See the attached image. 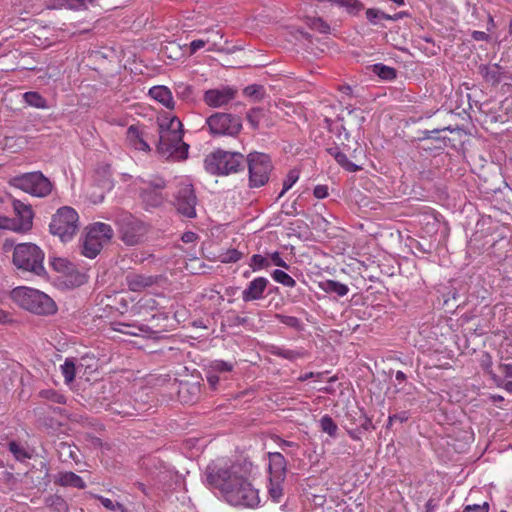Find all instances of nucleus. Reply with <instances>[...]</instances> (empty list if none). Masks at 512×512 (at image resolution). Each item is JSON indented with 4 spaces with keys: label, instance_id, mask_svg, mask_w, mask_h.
<instances>
[{
    "label": "nucleus",
    "instance_id": "nucleus-64",
    "mask_svg": "<svg viewBox=\"0 0 512 512\" xmlns=\"http://www.w3.org/2000/svg\"><path fill=\"white\" fill-rule=\"evenodd\" d=\"M435 506L436 504L434 503L433 499H429L425 505L426 511L431 512L435 508Z\"/></svg>",
    "mask_w": 512,
    "mask_h": 512
},
{
    "label": "nucleus",
    "instance_id": "nucleus-12",
    "mask_svg": "<svg viewBox=\"0 0 512 512\" xmlns=\"http://www.w3.org/2000/svg\"><path fill=\"white\" fill-rule=\"evenodd\" d=\"M16 217L13 219L0 217V228L25 233L32 228L34 213L32 207L20 200L13 201Z\"/></svg>",
    "mask_w": 512,
    "mask_h": 512
},
{
    "label": "nucleus",
    "instance_id": "nucleus-2",
    "mask_svg": "<svg viewBox=\"0 0 512 512\" xmlns=\"http://www.w3.org/2000/svg\"><path fill=\"white\" fill-rule=\"evenodd\" d=\"M188 148L189 146L183 141L181 121L170 114L160 118L158 152L166 158L183 160L187 158Z\"/></svg>",
    "mask_w": 512,
    "mask_h": 512
},
{
    "label": "nucleus",
    "instance_id": "nucleus-13",
    "mask_svg": "<svg viewBox=\"0 0 512 512\" xmlns=\"http://www.w3.org/2000/svg\"><path fill=\"white\" fill-rule=\"evenodd\" d=\"M206 125L212 135L236 136L242 129L239 116L229 113H214L206 119Z\"/></svg>",
    "mask_w": 512,
    "mask_h": 512
},
{
    "label": "nucleus",
    "instance_id": "nucleus-20",
    "mask_svg": "<svg viewBox=\"0 0 512 512\" xmlns=\"http://www.w3.org/2000/svg\"><path fill=\"white\" fill-rule=\"evenodd\" d=\"M126 139L134 149L144 152L150 151V146L145 140V133L139 125L133 124L128 127Z\"/></svg>",
    "mask_w": 512,
    "mask_h": 512
},
{
    "label": "nucleus",
    "instance_id": "nucleus-29",
    "mask_svg": "<svg viewBox=\"0 0 512 512\" xmlns=\"http://www.w3.org/2000/svg\"><path fill=\"white\" fill-rule=\"evenodd\" d=\"M208 45L207 50L210 52L219 51V42L216 39H196L193 40L189 45L190 54H194L199 49Z\"/></svg>",
    "mask_w": 512,
    "mask_h": 512
},
{
    "label": "nucleus",
    "instance_id": "nucleus-42",
    "mask_svg": "<svg viewBox=\"0 0 512 512\" xmlns=\"http://www.w3.org/2000/svg\"><path fill=\"white\" fill-rule=\"evenodd\" d=\"M299 179V171L296 169L290 170L283 182V189L280 193V197L284 195Z\"/></svg>",
    "mask_w": 512,
    "mask_h": 512
},
{
    "label": "nucleus",
    "instance_id": "nucleus-56",
    "mask_svg": "<svg viewBox=\"0 0 512 512\" xmlns=\"http://www.w3.org/2000/svg\"><path fill=\"white\" fill-rule=\"evenodd\" d=\"M498 370L500 371V373L502 374L503 377L512 378V364H510V363L500 364L498 366Z\"/></svg>",
    "mask_w": 512,
    "mask_h": 512
},
{
    "label": "nucleus",
    "instance_id": "nucleus-62",
    "mask_svg": "<svg viewBox=\"0 0 512 512\" xmlns=\"http://www.w3.org/2000/svg\"><path fill=\"white\" fill-rule=\"evenodd\" d=\"M361 434H362V431L359 428L353 429V430H348V435L353 440H360L361 439Z\"/></svg>",
    "mask_w": 512,
    "mask_h": 512
},
{
    "label": "nucleus",
    "instance_id": "nucleus-47",
    "mask_svg": "<svg viewBox=\"0 0 512 512\" xmlns=\"http://www.w3.org/2000/svg\"><path fill=\"white\" fill-rule=\"evenodd\" d=\"M211 368L215 372H230L233 369V364L223 360H215L211 364Z\"/></svg>",
    "mask_w": 512,
    "mask_h": 512
},
{
    "label": "nucleus",
    "instance_id": "nucleus-44",
    "mask_svg": "<svg viewBox=\"0 0 512 512\" xmlns=\"http://www.w3.org/2000/svg\"><path fill=\"white\" fill-rule=\"evenodd\" d=\"M105 189L102 187H92L91 191H87V198L93 204H98L103 201Z\"/></svg>",
    "mask_w": 512,
    "mask_h": 512
},
{
    "label": "nucleus",
    "instance_id": "nucleus-16",
    "mask_svg": "<svg viewBox=\"0 0 512 512\" xmlns=\"http://www.w3.org/2000/svg\"><path fill=\"white\" fill-rule=\"evenodd\" d=\"M52 268L66 278L65 283L71 287H78L86 281L85 275L77 271L75 265L65 258H54Z\"/></svg>",
    "mask_w": 512,
    "mask_h": 512
},
{
    "label": "nucleus",
    "instance_id": "nucleus-48",
    "mask_svg": "<svg viewBox=\"0 0 512 512\" xmlns=\"http://www.w3.org/2000/svg\"><path fill=\"white\" fill-rule=\"evenodd\" d=\"M490 505L488 502H483L482 504H472L464 506L462 512H489Z\"/></svg>",
    "mask_w": 512,
    "mask_h": 512
},
{
    "label": "nucleus",
    "instance_id": "nucleus-50",
    "mask_svg": "<svg viewBox=\"0 0 512 512\" xmlns=\"http://www.w3.org/2000/svg\"><path fill=\"white\" fill-rule=\"evenodd\" d=\"M203 34L206 35V37L204 39H216L219 42V45L221 44V40L223 38V34L221 33L220 30L214 29V28H210V29H206L203 32ZM220 50H221V47L219 46V51Z\"/></svg>",
    "mask_w": 512,
    "mask_h": 512
},
{
    "label": "nucleus",
    "instance_id": "nucleus-18",
    "mask_svg": "<svg viewBox=\"0 0 512 512\" xmlns=\"http://www.w3.org/2000/svg\"><path fill=\"white\" fill-rule=\"evenodd\" d=\"M269 281L265 277H256L247 284L241 297L244 302L256 301L264 298Z\"/></svg>",
    "mask_w": 512,
    "mask_h": 512
},
{
    "label": "nucleus",
    "instance_id": "nucleus-38",
    "mask_svg": "<svg viewBox=\"0 0 512 512\" xmlns=\"http://www.w3.org/2000/svg\"><path fill=\"white\" fill-rule=\"evenodd\" d=\"M374 71L380 78L384 80H393L396 78V70L383 64H376L374 66Z\"/></svg>",
    "mask_w": 512,
    "mask_h": 512
},
{
    "label": "nucleus",
    "instance_id": "nucleus-4",
    "mask_svg": "<svg viewBox=\"0 0 512 512\" xmlns=\"http://www.w3.org/2000/svg\"><path fill=\"white\" fill-rule=\"evenodd\" d=\"M251 472L248 470L241 478L234 483L223 500L231 506L254 508L260 503L258 490L251 481Z\"/></svg>",
    "mask_w": 512,
    "mask_h": 512
},
{
    "label": "nucleus",
    "instance_id": "nucleus-31",
    "mask_svg": "<svg viewBox=\"0 0 512 512\" xmlns=\"http://www.w3.org/2000/svg\"><path fill=\"white\" fill-rule=\"evenodd\" d=\"M24 101L32 107L44 109L47 107V101L38 92H26L23 94Z\"/></svg>",
    "mask_w": 512,
    "mask_h": 512
},
{
    "label": "nucleus",
    "instance_id": "nucleus-61",
    "mask_svg": "<svg viewBox=\"0 0 512 512\" xmlns=\"http://www.w3.org/2000/svg\"><path fill=\"white\" fill-rule=\"evenodd\" d=\"M197 239V235L194 232H186L182 236V240L185 243L194 242Z\"/></svg>",
    "mask_w": 512,
    "mask_h": 512
},
{
    "label": "nucleus",
    "instance_id": "nucleus-26",
    "mask_svg": "<svg viewBox=\"0 0 512 512\" xmlns=\"http://www.w3.org/2000/svg\"><path fill=\"white\" fill-rule=\"evenodd\" d=\"M319 287L326 293H335L340 297L348 294L349 288L346 284L336 280H326L319 284Z\"/></svg>",
    "mask_w": 512,
    "mask_h": 512
},
{
    "label": "nucleus",
    "instance_id": "nucleus-33",
    "mask_svg": "<svg viewBox=\"0 0 512 512\" xmlns=\"http://www.w3.org/2000/svg\"><path fill=\"white\" fill-rule=\"evenodd\" d=\"M483 76L486 82L492 85H497L502 80V73L498 65H494L492 67H485Z\"/></svg>",
    "mask_w": 512,
    "mask_h": 512
},
{
    "label": "nucleus",
    "instance_id": "nucleus-51",
    "mask_svg": "<svg viewBox=\"0 0 512 512\" xmlns=\"http://www.w3.org/2000/svg\"><path fill=\"white\" fill-rule=\"evenodd\" d=\"M279 321L290 327H297L299 325V319L294 316L276 315Z\"/></svg>",
    "mask_w": 512,
    "mask_h": 512
},
{
    "label": "nucleus",
    "instance_id": "nucleus-25",
    "mask_svg": "<svg viewBox=\"0 0 512 512\" xmlns=\"http://www.w3.org/2000/svg\"><path fill=\"white\" fill-rule=\"evenodd\" d=\"M327 152L332 157H334L336 162L340 166H342L344 169H346L347 171H349V172H356V171H359L361 169L360 166H358V165L354 164L353 162H351L348 159V157L346 156V154L341 152L338 147H330V148L327 149Z\"/></svg>",
    "mask_w": 512,
    "mask_h": 512
},
{
    "label": "nucleus",
    "instance_id": "nucleus-23",
    "mask_svg": "<svg viewBox=\"0 0 512 512\" xmlns=\"http://www.w3.org/2000/svg\"><path fill=\"white\" fill-rule=\"evenodd\" d=\"M478 362L482 370L490 377L496 386L499 387L503 384V377L496 374L492 369L493 359L488 352L482 351L479 355Z\"/></svg>",
    "mask_w": 512,
    "mask_h": 512
},
{
    "label": "nucleus",
    "instance_id": "nucleus-21",
    "mask_svg": "<svg viewBox=\"0 0 512 512\" xmlns=\"http://www.w3.org/2000/svg\"><path fill=\"white\" fill-rule=\"evenodd\" d=\"M269 474L270 478L285 479L287 462L279 452L269 453Z\"/></svg>",
    "mask_w": 512,
    "mask_h": 512
},
{
    "label": "nucleus",
    "instance_id": "nucleus-37",
    "mask_svg": "<svg viewBox=\"0 0 512 512\" xmlns=\"http://www.w3.org/2000/svg\"><path fill=\"white\" fill-rule=\"evenodd\" d=\"M263 117L264 110L261 108H253L247 113V121L254 130L259 128Z\"/></svg>",
    "mask_w": 512,
    "mask_h": 512
},
{
    "label": "nucleus",
    "instance_id": "nucleus-11",
    "mask_svg": "<svg viewBox=\"0 0 512 512\" xmlns=\"http://www.w3.org/2000/svg\"><path fill=\"white\" fill-rule=\"evenodd\" d=\"M249 186L259 188L264 186L272 171L271 159L267 154L252 152L247 156Z\"/></svg>",
    "mask_w": 512,
    "mask_h": 512
},
{
    "label": "nucleus",
    "instance_id": "nucleus-8",
    "mask_svg": "<svg viewBox=\"0 0 512 512\" xmlns=\"http://www.w3.org/2000/svg\"><path fill=\"white\" fill-rule=\"evenodd\" d=\"M50 232L61 241L71 240L79 230V216L76 210L69 206L61 207L53 215L49 225Z\"/></svg>",
    "mask_w": 512,
    "mask_h": 512
},
{
    "label": "nucleus",
    "instance_id": "nucleus-60",
    "mask_svg": "<svg viewBox=\"0 0 512 512\" xmlns=\"http://www.w3.org/2000/svg\"><path fill=\"white\" fill-rule=\"evenodd\" d=\"M207 382L209 383L212 389H215L217 384L219 383V377L215 374H210L207 376Z\"/></svg>",
    "mask_w": 512,
    "mask_h": 512
},
{
    "label": "nucleus",
    "instance_id": "nucleus-58",
    "mask_svg": "<svg viewBox=\"0 0 512 512\" xmlns=\"http://www.w3.org/2000/svg\"><path fill=\"white\" fill-rule=\"evenodd\" d=\"M472 38L476 41H487L489 35L483 31H473Z\"/></svg>",
    "mask_w": 512,
    "mask_h": 512
},
{
    "label": "nucleus",
    "instance_id": "nucleus-43",
    "mask_svg": "<svg viewBox=\"0 0 512 512\" xmlns=\"http://www.w3.org/2000/svg\"><path fill=\"white\" fill-rule=\"evenodd\" d=\"M243 93L247 97L259 100L264 95V88L261 85L253 84L245 87Z\"/></svg>",
    "mask_w": 512,
    "mask_h": 512
},
{
    "label": "nucleus",
    "instance_id": "nucleus-32",
    "mask_svg": "<svg viewBox=\"0 0 512 512\" xmlns=\"http://www.w3.org/2000/svg\"><path fill=\"white\" fill-rule=\"evenodd\" d=\"M61 373L66 383H71L75 379L76 366L73 358H67L62 365H60Z\"/></svg>",
    "mask_w": 512,
    "mask_h": 512
},
{
    "label": "nucleus",
    "instance_id": "nucleus-22",
    "mask_svg": "<svg viewBox=\"0 0 512 512\" xmlns=\"http://www.w3.org/2000/svg\"><path fill=\"white\" fill-rule=\"evenodd\" d=\"M149 95L167 109H174L175 102L172 92L166 86H153L149 90Z\"/></svg>",
    "mask_w": 512,
    "mask_h": 512
},
{
    "label": "nucleus",
    "instance_id": "nucleus-3",
    "mask_svg": "<svg viewBox=\"0 0 512 512\" xmlns=\"http://www.w3.org/2000/svg\"><path fill=\"white\" fill-rule=\"evenodd\" d=\"M12 300L21 308L37 315H51L57 311L54 300L46 293L26 287H16L11 292Z\"/></svg>",
    "mask_w": 512,
    "mask_h": 512
},
{
    "label": "nucleus",
    "instance_id": "nucleus-45",
    "mask_svg": "<svg viewBox=\"0 0 512 512\" xmlns=\"http://www.w3.org/2000/svg\"><path fill=\"white\" fill-rule=\"evenodd\" d=\"M136 327L130 324L125 323H117L114 327V330L123 334L137 336L138 332L135 331ZM137 330L144 332L146 331L144 327H138Z\"/></svg>",
    "mask_w": 512,
    "mask_h": 512
},
{
    "label": "nucleus",
    "instance_id": "nucleus-46",
    "mask_svg": "<svg viewBox=\"0 0 512 512\" xmlns=\"http://www.w3.org/2000/svg\"><path fill=\"white\" fill-rule=\"evenodd\" d=\"M39 395L42 398L51 400L55 403H59V404L64 403V397L62 395L58 394L56 391L51 390V389L42 390V391H40Z\"/></svg>",
    "mask_w": 512,
    "mask_h": 512
},
{
    "label": "nucleus",
    "instance_id": "nucleus-34",
    "mask_svg": "<svg viewBox=\"0 0 512 512\" xmlns=\"http://www.w3.org/2000/svg\"><path fill=\"white\" fill-rule=\"evenodd\" d=\"M271 276L275 282L280 283L285 287L293 288L296 286V281L282 270H274Z\"/></svg>",
    "mask_w": 512,
    "mask_h": 512
},
{
    "label": "nucleus",
    "instance_id": "nucleus-41",
    "mask_svg": "<svg viewBox=\"0 0 512 512\" xmlns=\"http://www.w3.org/2000/svg\"><path fill=\"white\" fill-rule=\"evenodd\" d=\"M249 266L252 268L253 271H258L261 269H266L270 266L269 260L260 255V254H254L251 259Z\"/></svg>",
    "mask_w": 512,
    "mask_h": 512
},
{
    "label": "nucleus",
    "instance_id": "nucleus-39",
    "mask_svg": "<svg viewBox=\"0 0 512 512\" xmlns=\"http://www.w3.org/2000/svg\"><path fill=\"white\" fill-rule=\"evenodd\" d=\"M243 256V253L237 249H228L227 251L219 255V259L222 263H235L239 261Z\"/></svg>",
    "mask_w": 512,
    "mask_h": 512
},
{
    "label": "nucleus",
    "instance_id": "nucleus-57",
    "mask_svg": "<svg viewBox=\"0 0 512 512\" xmlns=\"http://www.w3.org/2000/svg\"><path fill=\"white\" fill-rule=\"evenodd\" d=\"M373 424H372V421L367 418L366 416H363L362 417V420H361V423H360V426H359V429L362 431H368V430H371L373 429Z\"/></svg>",
    "mask_w": 512,
    "mask_h": 512
},
{
    "label": "nucleus",
    "instance_id": "nucleus-36",
    "mask_svg": "<svg viewBox=\"0 0 512 512\" xmlns=\"http://www.w3.org/2000/svg\"><path fill=\"white\" fill-rule=\"evenodd\" d=\"M320 427L322 429L323 432L327 433L328 435L332 436V437H335L336 436V433L338 431V426L337 424L334 422V420L328 416V415H324L321 419H320Z\"/></svg>",
    "mask_w": 512,
    "mask_h": 512
},
{
    "label": "nucleus",
    "instance_id": "nucleus-9",
    "mask_svg": "<svg viewBox=\"0 0 512 512\" xmlns=\"http://www.w3.org/2000/svg\"><path fill=\"white\" fill-rule=\"evenodd\" d=\"M113 236V229L109 224L96 222L87 228L81 253L87 258H95L103 246Z\"/></svg>",
    "mask_w": 512,
    "mask_h": 512
},
{
    "label": "nucleus",
    "instance_id": "nucleus-35",
    "mask_svg": "<svg viewBox=\"0 0 512 512\" xmlns=\"http://www.w3.org/2000/svg\"><path fill=\"white\" fill-rule=\"evenodd\" d=\"M95 499H97L107 510L110 511H119V512H127V508L120 502H114L109 498H106L101 495H95Z\"/></svg>",
    "mask_w": 512,
    "mask_h": 512
},
{
    "label": "nucleus",
    "instance_id": "nucleus-17",
    "mask_svg": "<svg viewBox=\"0 0 512 512\" xmlns=\"http://www.w3.org/2000/svg\"><path fill=\"white\" fill-rule=\"evenodd\" d=\"M237 94V90L230 86L209 89L203 95V101L212 108H219L227 105Z\"/></svg>",
    "mask_w": 512,
    "mask_h": 512
},
{
    "label": "nucleus",
    "instance_id": "nucleus-54",
    "mask_svg": "<svg viewBox=\"0 0 512 512\" xmlns=\"http://www.w3.org/2000/svg\"><path fill=\"white\" fill-rule=\"evenodd\" d=\"M408 418L409 416L406 411L390 415L388 417V427L391 426L394 421L405 422L408 420Z\"/></svg>",
    "mask_w": 512,
    "mask_h": 512
},
{
    "label": "nucleus",
    "instance_id": "nucleus-27",
    "mask_svg": "<svg viewBox=\"0 0 512 512\" xmlns=\"http://www.w3.org/2000/svg\"><path fill=\"white\" fill-rule=\"evenodd\" d=\"M367 20L371 24H376L377 20L379 19H385V20H393L396 21L398 19H401L403 17V13L399 12L394 15L386 14L379 9L376 8H368L365 12Z\"/></svg>",
    "mask_w": 512,
    "mask_h": 512
},
{
    "label": "nucleus",
    "instance_id": "nucleus-5",
    "mask_svg": "<svg viewBox=\"0 0 512 512\" xmlns=\"http://www.w3.org/2000/svg\"><path fill=\"white\" fill-rule=\"evenodd\" d=\"M44 252L33 243H20L15 246L13 263L18 269L31 272L37 276L46 274L43 261Z\"/></svg>",
    "mask_w": 512,
    "mask_h": 512
},
{
    "label": "nucleus",
    "instance_id": "nucleus-40",
    "mask_svg": "<svg viewBox=\"0 0 512 512\" xmlns=\"http://www.w3.org/2000/svg\"><path fill=\"white\" fill-rule=\"evenodd\" d=\"M157 301L152 297H143L137 303V313L140 314L142 311H154L157 309Z\"/></svg>",
    "mask_w": 512,
    "mask_h": 512
},
{
    "label": "nucleus",
    "instance_id": "nucleus-52",
    "mask_svg": "<svg viewBox=\"0 0 512 512\" xmlns=\"http://www.w3.org/2000/svg\"><path fill=\"white\" fill-rule=\"evenodd\" d=\"M271 262L278 267L289 269V265L282 259L280 253L278 251L273 252L270 255Z\"/></svg>",
    "mask_w": 512,
    "mask_h": 512
},
{
    "label": "nucleus",
    "instance_id": "nucleus-1",
    "mask_svg": "<svg viewBox=\"0 0 512 512\" xmlns=\"http://www.w3.org/2000/svg\"><path fill=\"white\" fill-rule=\"evenodd\" d=\"M248 470H252L251 463L225 458L216 459L206 466L205 483L211 491L223 499L234 483Z\"/></svg>",
    "mask_w": 512,
    "mask_h": 512
},
{
    "label": "nucleus",
    "instance_id": "nucleus-28",
    "mask_svg": "<svg viewBox=\"0 0 512 512\" xmlns=\"http://www.w3.org/2000/svg\"><path fill=\"white\" fill-rule=\"evenodd\" d=\"M285 479H277L269 477L268 494L275 503H280L283 493V483Z\"/></svg>",
    "mask_w": 512,
    "mask_h": 512
},
{
    "label": "nucleus",
    "instance_id": "nucleus-19",
    "mask_svg": "<svg viewBox=\"0 0 512 512\" xmlns=\"http://www.w3.org/2000/svg\"><path fill=\"white\" fill-rule=\"evenodd\" d=\"M125 281L129 290L133 292H141L144 289L153 286L157 282V278L150 275L130 272L126 275Z\"/></svg>",
    "mask_w": 512,
    "mask_h": 512
},
{
    "label": "nucleus",
    "instance_id": "nucleus-7",
    "mask_svg": "<svg viewBox=\"0 0 512 512\" xmlns=\"http://www.w3.org/2000/svg\"><path fill=\"white\" fill-rule=\"evenodd\" d=\"M9 185L35 197H46L52 191L51 181L40 171L16 175L9 180Z\"/></svg>",
    "mask_w": 512,
    "mask_h": 512
},
{
    "label": "nucleus",
    "instance_id": "nucleus-15",
    "mask_svg": "<svg viewBox=\"0 0 512 512\" xmlns=\"http://www.w3.org/2000/svg\"><path fill=\"white\" fill-rule=\"evenodd\" d=\"M197 198L191 184L182 185L177 192L175 206L179 214L186 218L196 217Z\"/></svg>",
    "mask_w": 512,
    "mask_h": 512
},
{
    "label": "nucleus",
    "instance_id": "nucleus-10",
    "mask_svg": "<svg viewBox=\"0 0 512 512\" xmlns=\"http://www.w3.org/2000/svg\"><path fill=\"white\" fill-rule=\"evenodd\" d=\"M165 186L164 179L158 176H152L149 179L138 178L134 181L135 190L146 207H159L163 204Z\"/></svg>",
    "mask_w": 512,
    "mask_h": 512
},
{
    "label": "nucleus",
    "instance_id": "nucleus-59",
    "mask_svg": "<svg viewBox=\"0 0 512 512\" xmlns=\"http://www.w3.org/2000/svg\"><path fill=\"white\" fill-rule=\"evenodd\" d=\"M9 450L18 458L22 454L21 447L14 441L9 443Z\"/></svg>",
    "mask_w": 512,
    "mask_h": 512
},
{
    "label": "nucleus",
    "instance_id": "nucleus-24",
    "mask_svg": "<svg viewBox=\"0 0 512 512\" xmlns=\"http://www.w3.org/2000/svg\"><path fill=\"white\" fill-rule=\"evenodd\" d=\"M56 483L64 487H74L84 489L86 484L84 480L74 472H62L58 474Z\"/></svg>",
    "mask_w": 512,
    "mask_h": 512
},
{
    "label": "nucleus",
    "instance_id": "nucleus-63",
    "mask_svg": "<svg viewBox=\"0 0 512 512\" xmlns=\"http://www.w3.org/2000/svg\"><path fill=\"white\" fill-rule=\"evenodd\" d=\"M9 320V314L6 313L5 311L0 310V324H4Z\"/></svg>",
    "mask_w": 512,
    "mask_h": 512
},
{
    "label": "nucleus",
    "instance_id": "nucleus-53",
    "mask_svg": "<svg viewBox=\"0 0 512 512\" xmlns=\"http://www.w3.org/2000/svg\"><path fill=\"white\" fill-rule=\"evenodd\" d=\"M312 26L314 29H316L319 32L324 33V34L329 33V31H330V26L320 18L315 19L313 21Z\"/></svg>",
    "mask_w": 512,
    "mask_h": 512
},
{
    "label": "nucleus",
    "instance_id": "nucleus-55",
    "mask_svg": "<svg viewBox=\"0 0 512 512\" xmlns=\"http://www.w3.org/2000/svg\"><path fill=\"white\" fill-rule=\"evenodd\" d=\"M313 195L317 199H324L328 196V187L326 185H317L314 188Z\"/></svg>",
    "mask_w": 512,
    "mask_h": 512
},
{
    "label": "nucleus",
    "instance_id": "nucleus-49",
    "mask_svg": "<svg viewBox=\"0 0 512 512\" xmlns=\"http://www.w3.org/2000/svg\"><path fill=\"white\" fill-rule=\"evenodd\" d=\"M273 354L289 360L296 359L297 357L300 356V354L294 350L282 348H276L275 350H273Z\"/></svg>",
    "mask_w": 512,
    "mask_h": 512
},
{
    "label": "nucleus",
    "instance_id": "nucleus-6",
    "mask_svg": "<svg viewBox=\"0 0 512 512\" xmlns=\"http://www.w3.org/2000/svg\"><path fill=\"white\" fill-rule=\"evenodd\" d=\"M244 156L238 152L217 150L205 158V169L213 175L237 173L244 167Z\"/></svg>",
    "mask_w": 512,
    "mask_h": 512
},
{
    "label": "nucleus",
    "instance_id": "nucleus-14",
    "mask_svg": "<svg viewBox=\"0 0 512 512\" xmlns=\"http://www.w3.org/2000/svg\"><path fill=\"white\" fill-rule=\"evenodd\" d=\"M118 224L121 240L129 246L137 245L146 233L144 223L132 215L123 216Z\"/></svg>",
    "mask_w": 512,
    "mask_h": 512
},
{
    "label": "nucleus",
    "instance_id": "nucleus-30",
    "mask_svg": "<svg viewBox=\"0 0 512 512\" xmlns=\"http://www.w3.org/2000/svg\"><path fill=\"white\" fill-rule=\"evenodd\" d=\"M199 387L196 385L189 386L187 383L181 384L179 389V397L182 401L193 403L197 400Z\"/></svg>",
    "mask_w": 512,
    "mask_h": 512
}]
</instances>
